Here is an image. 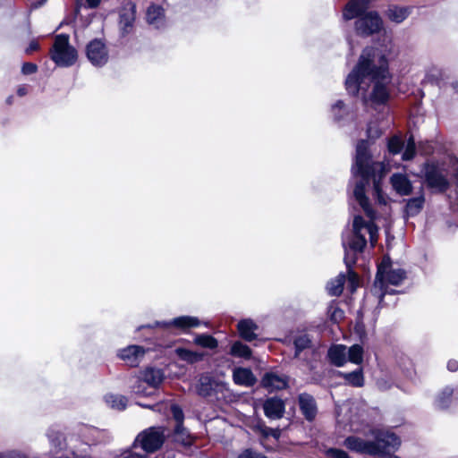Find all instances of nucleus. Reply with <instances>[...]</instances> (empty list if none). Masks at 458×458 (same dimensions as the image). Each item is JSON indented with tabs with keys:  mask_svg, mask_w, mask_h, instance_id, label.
Segmentation results:
<instances>
[{
	"mask_svg": "<svg viewBox=\"0 0 458 458\" xmlns=\"http://www.w3.org/2000/svg\"><path fill=\"white\" fill-rule=\"evenodd\" d=\"M367 150L368 142L363 140L359 141L356 146L355 163L352 165V173L354 177H360V181L356 182L353 191L354 198L369 220L366 221L362 216H355L352 222V235L343 236L344 263L347 267V288L351 293L355 292L359 286V277L352 270V266L356 262L357 254L364 250L367 243V235L371 247L376 245L378 237V228L374 224L375 215L369 206V199L365 196V185L370 178L373 180L374 195L377 202L384 205L387 203V199L380 188V180L386 174L385 166L382 163L372 162Z\"/></svg>",
	"mask_w": 458,
	"mask_h": 458,
	"instance_id": "1",
	"label": "nucleus"
},
{
	"mask_svg": "<svg viewBox=\"0 0 458 458\" xmlns=\"http://www.w3.org/2000/svg\"><path fill=\"white\" fill-rule=\"evenodd\" d=\"M390 83L388 62L383 52L375 47L363 50L358 64L348 74L345 87L350 94L355 95L366 91L373 84L369 98L363 96L365 103L371 105L384 104L389 97L387 85Z\"/></svg>",
	"mask_w": 458,
	"mask_h": 458,
	"instance_id": "2",
	"label": "nucleus"
},
{
	"mask_svg": "<svg viewBox=\"0 0 458 458\" xmlns=\"http://www.w3.org/2000/svg\"><path fill=\"white\" fill-rule=\"evenodd\" d=\"M371 0H350L343 11L346 21L356 19L354 28L358 35L368 37L379 33L384 21L377 12L368 11Z\"/></svg>",
	"mask_w": 458,
	"mask_h": 458,
	"instance_id": "3",
	"label": "nucleus"
},
{
	"mask_svg": "<svg viewBox=\"0 0 458 458\" xmlns=\"http://www.w3.org/2000/svg\"><path fill=\"white\" fill-rule=\"evenodd\" d=\"M405 278V271L401 268H393L391 260L385 257L377 267L375 287H378L382 295L388 293V284L399 285Z\"/></svg>",
	"mask_w": 458,
	"mask_h": 458,
	"instance_id": "4",
	"label": "nucleus"
},
{
	"mask_svg": "<svg viewBox=\"0 0 458 458\" xmlns=\"http://www.w3.org/2000/svg\"><path fill=\"white\" fill-rule=\"evenodd\" d=\"M78 58L77 50L70 45L69 36L59 34L55 38L53 48L51 50V59L58 66H72Z\"/></svg>",
	"mask_w": 458,
	"mask_h": 458,
	"instance_id": "5",
	"label": "nucleus"
},
{
	"mask_svg": "<svg viewBox=\"0 0 458 458\" xmlns=\"http://www.w3.org/2000/svg\"><path fill=\"white\" fill-rule=\"evenodd\" d=\"M165 378L164 372L160 369L147 368L140 372V376L134 377L133 385L131 386L135 394L147 396L151 394L148 388H157Z\"/></svg>",
	"mask_w": 458,
	"mask_h": 458,
	"instance_id": "6",
	"label": "nucleus"
},
{
	"mask_svg": "<svg viewBox=\"0 0 458 458\" xmlns=\"http://www.w3.org/2000/svg\"><path fill=\"white\" fill-rule=\"evenodd\" d=\"M328 358L336 367L344 366L347 361L360 364L363 360V348L359 344H353L350 348L344 344H335L329 348Z\"/></svg>",
	"mask_w": 458,
	"mask_h": 458,
	"instance_id": "7",
	"label": "nucleus"
},
{
	"mask_svg": "<svg viewBox=\"0 0 458 458\" xmlns=\"http://www.w3.org/2000/svg\"><path fill=\"white\" fill-rule=\"evenodd\" d=\"M164 440V430L161 428L151 427L137 436L133 445L140 446L146 453H154L162 446Z\"/></svg>",
	"mask_w": 458,
	"mask_h": 458,
	"instance_id": "8",
	"label": "nucleus"
},
{
	"mask_svg": "<svg viewBox=\"0 0 458 458\" xmlns=\"http://www.w3.org/2000/svg\"><path fill=\"white\" fill-rule=\"evenodd\" d=\"M425 180L429 188L439 192L445 191L449 187L447 173L437 165H426Z\"/></svg>",
	"mask_w": 458,
	"mask_h": 458,
	"instance_id": "9",
	"label": "nucleus"
},
{
	"mask_svg": "<svg viewBox=\"0 0 458 458\" xmlns=\"http://www.w3.org/2000/svg\"><path fill=\"white\" fill-rule=\"evenodd\" d=\"M86 55L92 65L101 67L108 62L109 51L102 39L95 38L87 44Z\"/></svg>",
	"mask_w": 458,
	"mask_h": 458,
	"instance_id": "10",
	"label": "nucleus"
},
{
	"mask_svg": "<svg viewBox=\"0 0 458 458\" xmlns=\"http://www.w3.org/2000/svg\"><path fill=\"white\" fill-rule=\"evenodd\" d=\"M371 435L374 437V443L380 446L379 454H386L396 450L400 445V438L393 432L383 429H373Z\"/></svg>",
	"mask_w": 458,
	"mask_h": 458,
	"instance_id": "11",
	"label": "nucleus"
},
{
	"mask_svg": "<svg viewBox=\"0 0 458 458\" xmlns=\"http://www.w3.org/2000/svg\"><path fill=\"white\" fill-rule=\"evenodd\" d=\"M344 446L351 451L363 454L376 455L379 454L380 446L371 440H365L359 437L352 436L345 438Z\"/></svg>",
	"mask_w": 458,
	"mask_h": 458,
	"instance_id": "12",
	"label": "nucleus"
},
{
	"mask_svg": "<svg viewBox=\"0 0 458 458\" xmlns=\"http://www.w3.org/2000/svg\"><path fill=\"white\" fill-rule=\"evenodd\" d=\"M144 354L145 350L139 345H130L119 352V357L131 367L137 366Z\"/></svg>",
	"mask_w": 458,
	"mask_h": 458,
	"instance_id": "13",
	"label": "nucleus"
},
{
	"mask_svg": "<svg viewBox=\"0 0 458 458\" xmlns=\"http://www.w3.org/2000/svg\"><path fill=\"white\" fill-rule=\"evenodd\" d=\"M262 386L268 391L281 390L287 386V377L275 372H268L264 375L261 380Z\"/></svg>",
	"mask_w": 458,
	"mask_h": 458,
	"instance_id": "14",
	"label": "nucleus"
},
{
	"mask_svg": "<svg viewBox=\"0 0 458 458\" xmlns=\"http://www.w3.org/2000/svg\"><path fill=\"white\" fill-rule=\"evenodd\" d=\"M265 415L272 420L283 417L284 413V402L276 397L268 398L263 404Z\"/></svg>",
	"mask_w": 458,
	"mask_h": 458,
	"instance_id": "15",
	"label": "nucleus"
},
{
	"mask_svg": "<svg viewBox=\"0 0 458 458\" xmlns=\"http://www.w3.org/2000/svg\"><path fill=\"white\" fill-rule=\"evenodd\" d=\"M135 12L134 4H129L121 12L119 27L123 36L129 34L132 30L135 21Z\"/></svg>",
	"mask_w": 458,
	"mask_h": 458,
	"instance_id": "16",
	"label": "nucleus"
},
{
	"mask_svg": "<svg viewBox=\"0 0 458 458\" xmlns=\"http://www.w3.org/2000/svg\"><path fill=\"white\" fill-rule=\"evenodd\" d=\"M157 326L165 327H174L182 330L191 327H197L200 325V321L196 317L181 316L172 319L169 322L157 323Z\"/></svg>",
	"mask_w": 458,
	"mask_h": 458,
	"instance_id": "17",
	"label": "nucleus"
},
{
	"mask_svg": "<svg viewBox=\"0 0 458 458\" xmlns=\"http://www.w3.org/2000/svg\"><path fill=\"white\" fill-rule=\"evenodd\" d=\"M299 405L304 417L312 420L317 414V405L314 398L308 394L299 395Z\"/></svg>",
	"mask_w": 458,
	"mask_h": 458,
	"instance_id": "18",
	"label": "nucleus"
},
{
	"mask_svg": "<svg viewBox=\"0 0 458 458\" xmlns=\"http://www.w3.org/2000/svg\"><path fill=\"white\" fill-rule=\"evenodd\" d=\"M147 21L155 28H162L165 24L164 9L157 4H151L146 13Z\"/></svg>",
	"mask_w": 458,
	"mask_h": 458,
	"instance_id": "19",
	"label": "nucleus"
},
{
	"mask_svg": "<svg viewBox=\"0 0 458 458\" xmlns=\"http://www.w3.org/2000/svg\"><path fill=\"white\" fill-rule=\"evenodd\" d=\"M391 183L394 191L400 195H409L411 192V183L405 174H394L391 176Z\"/></svg>",
	"mask_w": 458,
	"mask_h": 458,
	"instance_id": "20",
	"label": "nucleus"
},
{
	"mask_svg": "<svg viewBox=\"0 0 458 458\" xmlns=\"http://www.w3.org/2000/svg\"><path fill=\"white\" fill-rule=\"evenodd\" d=\"M237 329L240 336L245 341L251 342L257 337L255 332L258 329V326L251 319L247 318L239 321Z\"/></svg>",
	"mask_w": 458,
	"mask_h": 458,
	"instance_id": "21",
	"label": "nucleus"
},
{
	"mask_svg": "<svg viewBox=\"0 0 458 458\" xmlns=\"http://www.w3.org/2000/svg\"><path fill=\"white\" fill-rule=\"evenodd\" d=\"M233 378L236 385L243 386H251L256 382V377L250 369L245 368H236L233 372Z\"/></svg>",
	"mask_w": 458,
	"mask_h": 458,
	"instance_id": "22",
	"label": "nucleus"
},
{
	"mask_svg": "<svg viewBox=\"0 0 458 458\" xmlns=\"http://www.w3.org/2000/svg\"><path fill=\"white\" fill-rule=\"evenodd\" d=\"M411 13L409 7L391 6L386 12L388 19L395 23L403 22Z\"/></svg>",
	"mask_w": 458,
	"mask_h": 458,
	"instance_id": "23",
	"label": "nucleus"
},
{
	"mask_svg": "<svg viewBox=\"0 0 458 458\" xmlns=\"http://www.w3.org/2000/svg\"><path fill=\"white\" fill-rule=\"evenodd\" d=\"M346 281V276L343 273L339 274L335 279L328 282L327 290L332 296H339L344 290V285Z\"/></svg>",
	"mask_w": 458,
	"mask_h": 458,
	"instance_id": "24",
	"label": "nucleus"
},
{
	"mask_svg": "<svg viewBox=\"0 0 458 458\" xmlns=\"http://www.w3.org/2000/svg\"><path fill=\"white\" fill-rule=\"evenodd\" d=\"M214 380L209 375H201L197 385V393L201 396H208L213 390Z\"/></svg>",
	"mask_w": 458,
	"mask_h": 458,
	"instance_id": "25",
	"label": "nucleus"
},
{
	"mask_svg": "<svg viewBox=\"0 0 458 458\" xmlns=\"http://www.w3.org/2000/svg\"><path fill=\"white\" fill-rule=\"evenodd\" d=\"M424 201L425 199L422 194L409 199L405 208L407 216H414L419 214L423 208Z\"/></svg>",
	"mask_w": 458,
	"mask_h": 458,
	"instance_id": "26",
	"label": "nucleus"
},
{
	"mask_svg": "<svg viewBox=\"0 0 458 458\" xmlns=\"http://www.w3.org/2000/svg\"><path fill=\"white\" fill-rule=\"evenodd\" d=\"M105 402L112 409L122 411L126 407L127 398L123 395L110 394L105 396Z\"/></svg>",
	"mask_w": 458,
	"mask_h": 458,
	"instance_id": "27",
	"label": "nucleus"
},
{
	"mask_svg": "<svg viewBox=\"0 0 458 458\" xmlns=\"http://www.w3.org/2000/svg\"><path fill=\"white\" fill-rule=\"evenodd\" d=\"M252 428L255 432L260 434L264 437L271 436L274 438L278 439L281 435L279 429L268 428L261 421H256L253 424Z\"/></svg>",
	"mask_w": 458,
	"mask_h": 458,
	"instance_id": "28",
	"label": "nucleus"
},
{
	"mask_svg": "<svg viewBox=\"0 0 458 458\" xmlns=\"http://www.w3.org/2000/svg\"><path fill=\"white\" fill-rule=\"evenodd\" d=\"M342 376L345 381L352 386L360 387L364 385V377L361 369H358L357 370L350 373H344Z\"/></svg>",
	"mask_w": 458,
	"mask_h": 458,
	"instance_id": "29",
	"label": "nucleus"
},
{
	"mask_svg": "<svg viewBox=\"0 0 458 458\" xmlns=\"http://www.w3.org/2000/svg\"><path fill=\"white\" fill-rule=\"evenodd\" d=\"M453 395V389L450 387H445L443 391L437 395L435 405L438 409H445L451 403Z\"/></svg>",
	"mask_w": 458,
	"mask_h": 458,
	"instance_id": "30",
	"label": "nucleus"
},
{
	"mask_svg": "<svg viewBox=\"0 0 458 458\" xmlns=\"http://www.w3.org/2000/svg\"><path fill=\"white\" fill-rule=\"evenodd\" d=\"M175 353L181 360H185L189 363H194L202 359L201 354L185 348H176Z\"/></svg>",
	"mask_w": 458,
	"mask_h": 458,
	"instance_id": "31",
	"label": "nucleus"
},
{
	"mask_svg": "<svg viewBox=\"0 0 458 458\" xmlns=\"http://www.w3.org/2000/svg\"><path fill=\"white\" fill-rule=\"evenodd\" d=\"M230 353L235 357L250 359L251 356V350L249 346L238 341L232 345Z\"/></svg>",
	"mask_w": 458,
	"mask_h": 458,
	"instance_id": "32",
	"label": "nucleus"
},
{
	"mask_svg": "<svg viewBox=\"0 0 458 458\" xmlns=\"http://www.w3.org/2000/svg\"><path fill=\"white\" fill-rule=\"evenodd\" d=\"M174 440L183 445H190L192 443L191 435L182 425H176L174 429Z\"/></svg>",
	"mask_w": 458,
	"mask_h": 458,
	"instance_id": "33",
	"label": "nucleus"
},
{
	"mask_svg": "<svg viewBox=\"0 0 458 458\" xmlns=\"http://www.w3.org/2000/svg\"><path fill=\"white\" fill-rule=\"evenodd\" d=\"M195 344L208 349H215L217 347V341L208 335H199L195 337Z\"/></svg>",
	"mask_w": 458,
	"mask_h": 458,
	"instance_id": "34",
	"label": "nucleus"
},
{
	"mask_svg": "<svg viewBox=\"0 0 458 458\" xmlns=\"http://www.w3.org/2000/svg\"><path fill=\"white\" fill-rule=\"evenodd\" d=\"M48 437L51 445L55 448V451L61 450L65 446V439L62 433L51 430L48 433Z\"/></svg>",
	"mask_w": 458,
	"mask_h": 458,
	"instance_id": "35",
	"label": "nucleus"
},
{
	"mask_svg": "<svg viewBox=\"0 0 458 458\" xmlns=\"http://www.w3.org/2000/svg\"><path fill=\"white\" fill-rule=\"evenodd\" d=\"M310 339L307 335H301L294 340L295 356L310 346Z\"/></svg>",
	"mask_w": 458,
	"mask_h": 458,
	"instance_id": "36",
	"label": "nucleus"
},
{
	"mask_svg": "<svg viewBox=\"0 0 458 458\" xmlns=\"http://www.w3.org/2000/svg\"><path fill=\"white\" fill-rule=\"evenodd\" d=\"M327 312L330 319L335 323L339 322L344 318V311L334 302L329 305Z\"/></svg>",
	"mask_w": 458,
	"mask_h": 458,
	"instance_id": "37",
	"label": "nucleus"
},
{
	"mask_svg": "<svg viewBox=\"0 0 458 458\" xmlns=\"http://www.w3.org/2000/svg\"><path fill=\"white\" fill-rule=\"evenodd\" d=\"M331 112L335 121H340L347 114V110L342 101H337L333 105Z\"/></svg>",
	"mask_w": 458,
	"mask_h": 458,
	"instance_id": "38",
	"label": "nucleus"
},
{
	"mask_svg": "<svg viewBox=\"0 0 458 458\" xmlns=\"http://www.w3.org/2000/svg\"><path fill=\"white\" fill-rule=\"evenodd\" d=\"M387 147L389 152L392 154H398L403 147V142L401 138L394 136L388 140Z\"/></svg>",
	"mask_w": 458,
	"mask_h": 458,
	"instance_id": "39",
	"label": "nucleus"
},
{
	"mask_svg": "<svg viewBox=\"0 0 458 458\" xmlns=\"http://www.w3.org/2000/svg\"><path fill=\"white\" fill-rule=\"evenodd\" d=\"M415 156V141L414 139L411 136L406 143V147L404 152L403 154V160H411Z\"/></svg>",
	"mask_w": 458,
	"mask_h": 458,
	"instance_id": "40",
	"label": "nucleus"
},
{
	"mask_svg": "<svg viewBox=\"0 0 458 458\" xmlns=\"http://www.w3.org/2000/svg\"><path fill=\"white\" fill-rule=\"evenodd\" d=\"M325 455L327 458H351L345 451L338 448L326 449Z\"/></svg>",
	"mask_w": 458,
	"mask_h": 458,
	"instance_id": "41",
	"label": "nucleus"
},
{
	"mask_svg": "<svg viewBox=\"0 0 458 458\" xmlns=\"http://www.w3.org/2000/svg\"><path fill=\"white\" fill-rule=\"evenodd\" d=\"M367 133H368L369 138L377 139L381 135L382 130L374 123H369V124L368 126Z\"/></svg>",
	"mask_w": 458,
	"mask_h": 458,
	"instance_id": "42",
	"label": "nucleus"
},
{
	"mask_svg": "<svg viewBox=\"0 0 458 458\" xmlns=\"http://www.w3.org/2000/svg\"><path fill=\"white\" fill-rule=\"evenodd\" d=\"M171 411H172L173 417L174 418V420L177 422V425H182L183 412H182V409L178 405L174 404L171 407Z\"/></svg>",
	"mask_w": 458,
	"mask_h": 458,
	"instance_id": "43",
	"label": "nucleus"
},
{
	"mask_svg": "<svg viewBox=\"0 0 458 458\" xmlns=\"http://www.w3.org/2000/svg\"><path fill=\"white\" fill-rule=\"evenodd\" d=\"M238 458H268L261 454L256 453L251 449L244 450L241 454H239Z\"/></svg>",
	"mask_w": 458,
	"mask_h": 458,
	"instance_id": "44",
	"label": "nucleus"
},
{
	"mask_svg": "<svg viewBox=\"0 0 458 458\" xmlns=\"http://www.w3.org/2000/svg\"><path fill=\"white\" fill-rule=\"evenodd\" d=\"M37 70V65L32 63H24L21 67V72L25 75L35 73Z\"/></svg>",
	"mask_w": 458,
	"mask_h": 458,
	"instance_id": "45",
	"label": "nucleus"
},
{
	"mask_svg": "<svg viewBox=\"0 0 458 458\" xmlns=\"http://www.w3.org/2000/svg\"><path fill=\"white\" fill-rule=\"evenodd\" d=\"M123 458H145V456L136 454L131 450H126L122 454Z\"/></svg>",
	"mask_w": 458,
	"mask_h": 458,
	"instance_id": "46",
	"label": "nucleus"
},
{
	"mask_svg": "<svg viewBox=\"0 0 458 458\" xmlns=\"http://www.w3.org/2000/svg\"><path fill=\"white\" fill-rule=\"evenodd\" d=\"M0 458H26V457L18 452H10V453H6V454H0Z\"/></svg>",
	"mask_w": 458,
	"mask_h": 458,
	"instance_id": "47",
	"label": "nucleus"
},
{
	"mask_svg": "<svg viewBox=\"0 0 458 458\" xmlns=\"http://www.w3.org/2000/svg\"><path fill=\"white\" fill-rule=\"evenodd\" d=\"M39 47V45L37 41L33 40L30 43L29 47H27L26 49V53L27 54H30L32 53L33 51H36L38 50Z\"/></svg>",
	"mask_w": 458,
	"mask_h": 458,
	"instance_id": "48",
	"label": "nucleus"
},
{
	"mask_svg": "<svg viewBox=\"0 0 458 458\" xmlns=\"http://www.w3.org/2000/svg\"><path fill=\"white\" fill-rule=\"evenodd\" d=\"M447 369L450 371H456L458 369V361L455 360H451L447 363Z\"/></svg>",
	"mask_w": 458,
	"mask_h": 458,
	"instance_id": "49",
	"label": "nucleus"
},
{
	"mask_svg": "<svg viewBox=\"0 0 458 458\" xmlns=\"http://www.w3.org/2000/svg\"><path fill=\"white\" fill-rule=\"evenodd\" d=\"M29 91V89H28V86L27 85H21L18 89H17V94L20 96V97H23L25 96Z\"/></svg>",
	"mask_w": 458,
	"mask_h": 458,
	"instance_id": "50",
	"label": "nucleus"
},
{
	"mask_svg": "<svg viewBox=\"0 0 458 458\" xmlns=\"http://www.w3.org/2000/svg\"><path fill=\"white\" fill-rule=\"evenodd\" d=\"M101 0H86L87 4L89 8H96Z\"/></svg>",
	"mask_w": 458,
	"mask_h": 458,
	"instance_id": "51",
	"label": "nucleus"
},
{
	"mask_svg": "<svg viewBox=\"0 0 458 458\" xmlns=\"http://www.w3.org/2000/svg\"><path fill=\"white\" fill-rule=\"evenodd\" d=\"M74 454V458H90L89 456L88 455H79V454H76L75 453L73 454Z\"/></svg>",
	"mask_w": 458,
	"mask_h": 458,
	"instance_id": "52",
	"label": "nucleus"
},
{
	"mask_svg": "<svg viewBox=\"0 0 458 458\" xmlns=\"http://www.w3.org/2000/svg\"><path fill=\"white\" fill-rule=\"evenodd\" d=\"M7 102H8V103H11V98H9L7 99Z\"/></svg>",
	"mask_w": 458,
	"mask_h": 458,
	"instance_id": "53",
	"label": "nucleus"
},
{
	"mask_svg": "<svg viewBox=\"0 0 458 458\" xmlns=\"http://www.w3.org/2000/svg\"><path fill=\"white\" fill-rule=\"evenodd\" d=\"M391 458H399L398 456H392Z\"/></svg>",
	"mask_w": 458,
	"mask_h": 458,
	"instance_id": "54",
	"label": "nucleus"
}]
</instances>
